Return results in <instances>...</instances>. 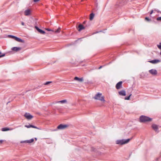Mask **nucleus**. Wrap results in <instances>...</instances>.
Masks as SVG:
<instances>
[{
    "label": "nucleus",
    "mask_w": 161,
    "mask_h": 161,
    "mask_svg": "<svg viewBox=\"0 0 161 161\" xmlns=\"http://www.w3.org/2000/svg\"><path fill=\"white\" fill-rule=\"evenodd\" d=\"M5 54H3L2 55H0V58L4 57L5 56Z\"/></svg>",
    "instance_id": "28"
},
{
    "label": "nucleus",
    "mask_w": 161,
    "mask_h": 161,
    "mask_svg": "<svg viewBox=\"0 0 161 161\" xmlns=\"http://www.w3.org/2000/svg\"><path fill=\"white\" fill-rule=\"evenodd\" d=\"M153 10H152L151 12H150V14H153Z\"/></svg>",
    "instance_id": "31"
},
{
    "label": "nucleus",
    "mask_w": 161,
    "mask_h": 161,
    "mask_svg": "<svg viewBox=\"0 0 161 161\" xmlns=\"http://www.w3.org/2000/svg\"><path fill=\"white\" fill-rule=\"evenodd\" d=\"M150 63L155 64L160 62V60L158 59H154L149 61Z\"/></svg>",
    "instance_id": "14"
},
{
    "label": "nucleus",
    "mask_w": 161,
    "mask_h": 161,
    "mask_svg": "<svg viewBox=\"0 0 161 161\" xmlns=\"http://www.w3.org/2000/svg\"><path fill=\"white\" fill-rule=\"evenodd\" d=\"M31 14V11L30 9L25 10L24 12V14L25 16L30 15Z\"/></svg>",
    "instance_id": "10"
},
{
    "label": "nucleus",
    "mask_w": 161,
    "mask_h": 161,
    "mask_svg": "<svg viewBox=\"0 0 161 161\" xmlns=\"http://www.w3.org/2000/svg\"><path fill=\"white\" fill-rule=\"evenodd\" d=\"M8 37L10 38H11L14 39L15 36H12V35H9Z\"/></svg>",
    "instance_id": "24"
},
{
    "label": "nucleus",
    "mask_w": 161,
    "mask_h": 161,
    "mask_svg": "<svg viewBox=\"0 0 161 161\" xmlns=\"http://www.w3.org/2000/svg\"><path fill=\"white\" fill-rule=\"evenodd\" d=\"M68 127L67 125L60 124L57 127V128L59 130H63L67 128Z\"/></svg>",
    "instance_id": "4"
},
{
    "label": "nucleus",
    "mask_w": 161,
    "mask_h": 161,
    "mask_svg": "<svg viewBox=\"0 0 161 161\" xmlns=\"http://www.w3.org/2000/svg\"><path fill=\"white\" fill-rule=\"evenodd\" d=\"M46 30H47L48 31H52L51 29H49V28H46Z\"/></svg>",
    "instance_id": "26"
},
{
    "label": "nucleus",
    "mask_w": 161,
    "mask_h": 161,
    "mask_svg": "<svg viewBox=\"0 0 161 161\" xmlns=\"http://www.w3.org/2000/svg\"><path fill=\"white\" fill-rule=\"evenodd\" d=\"M51 82H51V81H47V82H46L44 84L45 85H48V84H49L50 83H51Z\"/></svg>",
    "instance_id": "25"
},
{
    "label": "nucleus",
    "mask_w": 161,
    "mask_h": 161,
    "mask_svg": "<svg viewBox=\"0 0 161 161\" xmlns=\"http://www.w3.org/2000/svg\"><path fill=\"white\" fill-rule=\"evenodd\" d=\"M40 0H33L35 2H37L39 1Z\"/></svg>",
    "instance_id": "32"
},
{
    "label": "nucleus",
    "mask_w": 161,
    "mask_h": 161,
    "mask_svg": "<svg viewBox=\"0 0 161 161\" xmlns=\"http://www.w3.org/2000/svg\"><path fill=\"white\" fill-rule=\"evenodd\" d=\"M145 19L147 21H149L150 20V19L147 17H146Z\"/></svg>",
    "instance_id": "27"
},
{
    "label": "nucleus",
    "mask_w": 161,
    "mask_h": 161,
    "mask_svg": "<svg viewBox=\"0 0 161 161\" xmlns=\"http://www.w3.org/2000/svg\"><path fill=\"white\" fill-rule=\"evenodd\" d=\"M131 94H130L128 97H125V99L127 100H129L130 99V97L131 96Z\"/></svg>",
    "instance_id": "23"
},
{
    "label": "nucleus",
    "mask_w": 161,
    "mask_h": 161,
    "mask_svg": "<svg viewBox=\"0 0 161 161\" xmlns=\"http://www.w3.org/2000/svg\"><path fill=\"white\" fill-rule=\"evenodd\" d=\"M103 67V66H100L99 68H98V69H101V68H102Z\"/></svg>",
    "instance_id": "34"
},
{
    "label": "nucleus",
    "mask_w": 161,
    "mask_h": 161,
    "mask_svg": "<svg viewBox=\"0 0 161 161\" xmlns=\"http://www.w3.org/2000/svg\"><path fill=\"white\" fill-rule=\"evenodd\" d=\"M125 1H126V0H124L123 2V3H122V4L123 5V4H125Z\"/></svg>",
    "instance_id": "30"
},
{
    "label": "nucleus",
    "mask_w": 161,
    "mask_h": 161,
    "mask_svg": "<svg viewBox=\"0 0 161 161\" xmlns=\"http://www.w3.org/2000/svg\"><path fill=\"white\" fill-rule=\"evenodd\" d=\"M118 93L121 96H125L126 95L125 91L124 90H121L119 91Z\"/></svg>",
    "instance_id": "13"
},
{
    "label": "nucleus",
    "mask_w": 161,
    "mask_h": 161,
    "mask_svg": "<svg viewBox=\"0 0 161 161\" xmlns=\"http://www.w3.org/2000/svg\"><path fill=\"white\" fill-rule=\"evenodd\" d=\"M24 116L28 119H31L33 118V116L31 115L29 113H25L24 114Z\"/></svg>",
    "instance_id": "5"
},
{
    "label": "nucleus",
    "mask_w": 161,
    "mask_h": 161,
    "mask_svg": "<svg viewBox=\"0 0 161 161\" xmlns=\"http://www.w3.org/2000/svg\"><path fill=\"white\" fill-rule=\"evenodd\" d=\"M122 82L121 81L118 82L116 85V88L117 89H119L122 88Z\"/></svg>",
    "instance_id": "6"
},
{
    "label": "nucleus",
    "mask_w": 161,
    "mask_h": 161,
    "mask_svg": "<svg viewBox=\"0 0 161 161\" xmlns=\"http://www.w3.org/2000/svg\"><path fill=\"white\" fill-rule=\"evenodd\" d=\"M67 100L66 99H65V100H61V101H56L55 102V103H67Z\"/></svg>",
    "instance_id": "18"
},
{
    "label": "nucleus",
    "mask_w": 161,
    "mask_h": 161,
    "mask_svg": "<svg viewBox=\"0 0 161 161\" xmlns=\"http://www.w3.org/2000/svg\"><path fill=\"white\" fill-rule=\"evenodd\" d=\"M140 121L141 122H145L152 121V119L147 116L142 115L140 117Z\"/></svg>",
    "instance_id": "2"
},
{
    "label": "nucleus",
    "mask_w": 161,
    "mask_h": 161,
    "mask_svg": "<svg viewBox=\"0 0 161 161\" xmlns=\"http://www.w3.org/2000/svg\"><path fill=\"white\" fill-rule=\"evenodd\" d=\"M74 80L79 82H81L83 80V78H79L77 77H75L74 78Z\"/></svg>",
    "instance_id": "15"
},
{
    "label": "nucleus",
    "mask_w": 161,
    "mask_h": 161,
    "mask_svg": "<svg viewBox=\"0 0 161 161\" xmlns=\"http://www.w3.org/2000/svg\"><path fill=\"white\" fill-rule=\"evenodd\" d=\"M21 48L20 47H12V50L14 51H18L21 49Z\"/></svg>",
    "instance_id": "17"
},
{
    "label": "nucleus",
    "mask_w": 161,
    "mask_h": 161,
    "mask_svg": "<svg viewBox=\"0 0 161 161\" xmlns=\"http://www.w3.org/2000/svg\"><path fill=\"white\" fill-rule=\"evenodd\" d=\"M94 15L93 13H91L90 14V19L91 20H92L93 19L94 17Z\"/></svg>",
    "instance_id": "21"
},
{
    "label": "nucleus",
    "mask_w": 161,
    "mask_h": 161,
    "mask_svg": "<svg viewBox=\"0 0 161 161\" xmlns=\"http://www.w3.org/2000/svg\"><path fill=\"white\" fill-rule=\"evenodd\" d=\"M131 139H122L117 140L116 143L117 144L123 145L128 143L131 140Z\"/></svg>",
    "instance_id": "1"
},
{
    "label": "nucleus",
    "mask_w": 161,
    "mask_h": 161,
    "mask_svg": "<svg viewBox=\"0 0 161 161\" xmlns=\"http://www.w3.org/2000/svg\"><path fill=\"white\" fill-rule=\"evenodd\" d=\"M3 141H4L2 140H0V144H1L3 142Z\"/></svg>",
    "instance_id": "29"
},
{
    "label": "nucleus",
    "mask_w": 161,
    "mask_h": 161,
    "mask_svg": "<svg viewBox=\"0 0 161 161\" xmlns=\"http://www.w3.org/2000/svg\"><path fill=\"white\" fill-rule=\"evenodd\" d=\"M34 139L32 138L29 140H27L24 141H22L20 142L21 143H31L34 141Z\"/></svg>",
    "instance_id": "8"
},
{
    "label": "nucleus",
    "mask_w": 161,
    "mask_h": 161,
    "mask_svg": "<svg viewBox=\"0 0 161 161\" xmlns=\"http://www.w3.org/2000/svg\"><path fill=\"white\" fill-rule=\"evenodd\" d=\"M1 52H0V54H1Z\"/></svg>",
    "instance_id": "35"
},
{
    "label": "nucleus",
    "mask_w": 161,
    "mask_h": 161,
    "mask_svg": "<svg viewBox=\"0 0 161 161\" xmlns=\"http://www.w3.org/2000/svg\"><path fill=\"white\" fill-rule=\"evenodd\" d=\"M60 30H61L60 28L58 27V29L56 30L55 31H54L55 32V33H58L60 32Z\"/></svg>",
    "instance_id": "22"
},
{
    "label": "nucleus",
    "mask_w": 161,
    "mask_h": 161,
    "mask_svg": "<svg viewBox=\"0 0 161 161\" xmlns=\"http://www.w3.org/2000/svg\"><path fill=\"white\" fill-rule=\"evenodd\" d=\"M102 94L100 93H97L94 97V98L96 100H98L101 101H105L103 96H102Z\"/></svg>",
    "instance_id": "3"
},
{
    "label": "nucleus",
    "mask_w": 161,
    "mask_h": 161,
    "mask_svg": "<svg viewBox=\"0 0 161 161\" xmlns=\"http://www.w3.org/2000/svg\"><path fill=\"white\" fill-rule=\"evenodd\" d=\"M14 39L15 40H16V41L19 42H23V43L24 42V41L23 40H22L20 38L17 37L16 36H15Z\"/></svg>",
    "instance_id": "16"
},
{
    "label": "nucleus",
    "mask_w": 161,
    "mask_h": 161,
    "mask_svg": "<svg viewBox=\"0 0 161 161\" xmlns=\"http://www.w3.org/2000/svg\"><path fill=\"white\" fill-rule=\"evenodd\" d=\"M78 31H80L82 30L85 29V27L81 24L80 25L78 26Z\"/></svg>",
    "instance_id": "19"
},
{
    "label": "nucleus",
    "mask_w": 161,
    "mask_h": 161,
    "mask_svg": "<svg viewBox=\"0 0 161 161\" xmlns=\"http://www.w3.org/2000/svg\"><path fill=\"white\" fill-rule=\"evenodd\" d=\"M21 25H25L24 22H21Z\"/></svg>",
    "instance_id": "33"
},
{
    "label": "nucleus",
    "mask_w": 161,
    "mask_h": 161,
    "mask_svg": "<svg viewBox=\"0 0 161 161\" xmlns=\"http://www.w3.org/2000/svg\"><path fill=\"white\" fill-rule=\"evenodd\" d=\"M35 28L40 33H41L42 34H45V32L44 31H43V30L40 29L37 26H35Z\"/></svg>",
    "instance_id": "11"
},
{
    "label": "nucleus",
    "mask_w": 161,
    "mask_h": 161,
    "mask_svg": "<svg viewBox=\"0 0 161 161\" xmlns=\"http://www.w3.org/2000/svg\"><path fill=\"white\" fill-rule=\"evenodd\" d=\"M13 130V129H9V128L5 127V128H2L1 129V130L2 131H8V130Z\"/></svg>",
    "instance_id": "20"
},
{
    "label": "nucleus",
    "mask_w": 161,
    "mask_h": 161,
    "mask_svg": "<svg viewBox=\"0 0 161 161\" xmlns=\"http://www.w3.org/2000/svg\"><path fill=\"white\" fill-rule=\"evenodd\" d=\"M149 72L153 75H155L157 73V71L155 69H152L149 70Z\"/></svg>",
    "instance_id": "9"
},
{
    "label": "nucleus",
    "mask_w": 161,
    "mask_h": 161,
    "mask_svg": "<svg viewBox=\"0 0 161 161\" xmlns=\"http://www.w3.org/2000/svg\"><path fill=\"white\" fill-rule=\"evenodd\" d=\"M25 126L27 128H30V127L33 128L35 129H38L40 130V129L37 127L35 126L34 125H25Z\"/></svg>",
    "instance_id": "12"
},
{
    "label": "nucleus",
    "mask_w": 161,
    "mask_h": 161,
    "mask_svg": "<svg viewBox=\"0 0 161 161\" xmlns=\"http://www.w3.org/2000/svg\"><path fill=\"white\" fill-rule=\"evenodd\" d=\"M152 127L153 129L156 132H158V126L156 124H153L152 125Z\"/></svg>",
    "instance_id": "7"
}]
</instances>
